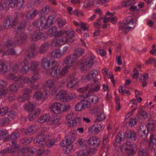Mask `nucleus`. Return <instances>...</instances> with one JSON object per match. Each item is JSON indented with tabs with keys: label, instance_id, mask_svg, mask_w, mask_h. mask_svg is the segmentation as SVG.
<instances>
[{
	"label": "nucleus",
	"instance_id": "nucleus-54",
	"mask_svg": "<svg viewBox=\"0 0 156 156\" xmlns=\"http://www.w3.org/2000/svg\"><path fill=\"white\" fill-rule=\"evenodd\" d=\"M77 156H87L89 153V152L87 151H81L76 152Z\"/></svg>",
	"mask_w": 156,
	"mask_h": 156
},
{
	"label": "nucleus",
	"instance_id": "nucleus-23",
	"mask_svg": "<svg viewBox=\"0 0 156 156\" xmlns=\"http://www.w3.org/2000/svg\"><path fill=\"white\" fill-rule=\"evenodd\" d=\"M37 12V10L35 9H32L26 15V17L28 20L31 19L34 17Z\"/></svg>",
	"mask_w": 156,
	"mask_h": 156
},
{
	"label": "nucleus",
	"instance_id": "nucleus-9",
	"mask_svg": "<svg viewBox=\"0 0 156 156\" xmlns=\"http://www.w3.org/2000/svg\"><path fill=\"white\" fill-rule=\"evenodd\" d=\"M129 18H131L130 17H129L126 19V22L124 23H121L119 25V30H122L123 33L126 34L131 28H133L135 26L132 25L131 24H127L126 23L129 22Z\"/></svg>",
	"mask_w": 156,
	"mask_h": 156
},
{
	"label": "nucleus",
	"instance_id": "nucleus-2",
	"mask_svg": "<svg viewBox=\"0 0 156 156\" xmlns=\"http://www.w3.org/2000/svg\"><path fill=\"white\" fill-rule=\"evenodd\" d=\"M54 16H50L45 20V16H42L38 20L34 22L32 24L34 27H37V30L46 29L54 24Z\"/></svg>",
	"mask_w": 156,
	"mask_h": 156
},
{
	"label": "nucleus",
	"instance_id": "nucleus-62",
	"mask_svg": "<svg viewBox=\"0 0 156 156\" xmlns=\"http://www.w3.org/2000/svg\"><path fill=\"white\" fill-rule=\"evenodd\" d=\"M83 109V107L80 102L78 103L75 106V110L76 111H81Z\"/></svg>",
	"mask_w": 156,
	"mask_h": 156
},
{
	"label": "nucleus",
	"instance_id": "nucleus-30",
	"mask_svg": "<svg viewBox=\"0 0 156 156\" xmlns=\"http://www.w3.org/2000/svg\"><path fill=\"white\" fill-rule=\"evenodd\" d=\"M53 86V83L52 81L51 80H48L46 82L44 88L47 90V91H50L51 89Z\"/></svg>",
	"mask_w": 156,
	"mask_h": 156
},
{
	"label": "nucleus",
	"instance_id": "nucleus-63",
	"mask_svg": "<svg viewBox=\"0 0 156 156\" xmlns=\"http://www.w3.org/2000/svg\"><path fill=\"white\" fill-rule=\"evenodd\" d=\"M16 54L15 51L14 49L13 48V47L8 48L7 51L6 52V54L9 55H13Z\"/></svg>",
	"mask_w": 156,
	"mask_h": 156
},
{
	"label": "nucleus",
	"instance_id": "nucleus-3",
	"mask_svg": "<svg viewBox=\"0 0 156 156\" xmlns=\"http://www.w3.org/2000/svg\"><path fill=\"white\" fill-rule=\"evenodd\" d=\"M29 62L27 59L24 60L21 63V65L22 67L21 69V72L23 74H25L27 73L29 69H30L33 72V75L36 76H40L37 69V67L39 64L36 62H32L30 63V67L28 66Z\"/></svg>",
	"mask_w": 156,
	"mask_h": 156
},
{
	"label": "nucleus",
	"instance_id": "nucleus-18",
	"mask_svg": "<svg viewBox=\"0 0 156 156\" xmlns=\"http://www.w3.org/2000/svg\"><path fill=\"white\" fill-rule=\"evenodd\" d=\"M100 86L99 84H92L91 85L90 90L88 91L87 94H83V96L84 98H87L91 93L94 92L98 91L100 89Z\"/></svg>",
	"mask_w": 156,
	"mask_h": 156
},
{
	"label": "nucleus",
	"instance_id": "nucleus-43",
	"mask_svg": "<svg viewBox=\"0 0 156 156\" xmlns=\"http://www.w3.org/2000/svg\"><path fill=\"white\" fill-rule=\"evenodd\" d=\"M61 108H62L61 113L62 112H66L69 110L70 108V105L69 104L62 105L61 104Z\"/></svg>",
	"mask_w": 156,
	"mask_h": 156
},
{
	"label": "nucleus",
	"instance_id": "nucleus-14",
	"mask_svg": "<svg viewBox=\"0 0 156 156\" xmlns=\"http://www.w3.org/2000/svg\"><path fill=\"white\" fill-rule=\"evenodd\" d=\"M12 17L9 16L5 19L3 23V28L7 29L13 27L15 25L12 21Z\"/></svg>",
	"mask_w": 156,
	"mask_h": 156
},
{
	"label": "nucleus",
	"instance_id": "nucleus-24",
	"mask_svg": "<svg viewBox=\"0 0 156 156\" xmlns=\"http://www.w3.org/2000/svg\"><path fill=\"white\" fill-rule=\"evenodd\" d=\"M40 78V76H36L33 75L31 78L29 77L25 78L23 80L24 83H34L35 81Z\"/></svg>",
	"mask_w": 156,
	"mask_h": 156
},
{
	"label": "nucleus",
	"instance_id": "nucleus-48",
	"mask_svg": "<svg viewBox=\"0 0 156 156\" xmlns=\"http://www.w3.org/2000/svg\"><path fill=\"white\" fill-rule=\"evenodd\" d=\"M138 153L139 156H148V154L146 150L142 148L140 149Z\"/></svg>",
	"mask_w": 156,
	"mask_h": 156
},
{
	"label": "nucleus",
	"instance_id": "nucleus-34",
	"mask_svg": "<svg viewBox=\"0 0 156 156\" xmlns=\"http://www.w3.org/2000/svg\"><path fill=\"white\" fill-rule=\"evenodd\" d=\"M72 60H73V59H72V55L67 57L64 60L63 64H66V66H67L68 64H71L72 65V64L75 62H71V61Z\"/></svg>",
	"mask_w": 156,
	"mask_h": 156
},
{
	"label": "nucleus",
	"instance_id": "nucleus-12",
	"mask_svg": "<svg viewBox=\"0 0 156 156\" xmlns=\"http://www.w3.org/2000/svg\"><path fill=\"white\" fill-rule=\"evenodd\" d=\"M87 144L90 146H93L94 147L98 146L100 143L99 139L95 137H92L90 138L87 141Z\"/></svg>",
	"mask_w": 156,
	"mask_h": 156
},
{
	"label": "nucleus",
	"instance_id": "nucleus-52",
	"mask_svg": "<svg viewBox=\"0 0 156 156\" xmlns=\"http://www.w3.org/2000/svg\"><path fill=\"white\" fill-rule=\"evenodd\" d=\"M46 38V34L41 32H38V40L40 39L43 41H44Z\"/></svg>",
	"mask_w": 156,
	"mask_h": 156
},
{
	"label": "nucleus",
	"instance_id": "nucleus-7",
	"mask_svg": "<svg viewBox=\"0 0 156 156\" xmlns=\"http://www.w3.org/2000/svg\"><path fill=\"white\" fill-rule=\"evenodd\" d=\"M135 145L130 141H127L123 144V146L125 147L124 150L126 153L129 155L131 156L134 154L135 153L134 148Z\"/></svg>",
	"mask_w": 156,
	"mask_h": 156
},
{
	"label": "nucleus",
	"instance_id": "nucleus-13",
	"mask_svg": "<svg viewBox=\"0 0 156 156\" xmlns=\"http://www.w3.org/2000/svg\"><path fill=\"white\" fill-rule=\"evenodd\" d=\"M15 43L19 45H21L27 39V35L24 32L21 33L20 36L15 37Z\"/></svg>",
	"mask_w": 156,
	"mask_h": 156
},
{
	"label": "nucleus",
	"instance_id": "nucleus-60",
	"mask_svg": "<svg viewBox=\"0 0 156 156\" xmlns=\"http://www.w3.org/2000/svg\"><path fill=\"white\" fill-rule=\"evenodd\" d=\"M89 99L90 100L91 102L94 104L96 103L98 101V97L95 95L91 96V97L89 98Z\"/></svg>",
	"mask_w": 156,
	"mask_h": 156
},
{
	"label": "nucleus",
	"instance_id": "nucleus-38",
	"mask_svg": "<svg viewBox=\"0 0 156 156\" xmlns=\"http://www.w3.org/2000/svg\"><path fill=\"white\" fill-rule=\"evenodd\" d=\"M65 43H67V40L65 37H60L57 39L56 43L59 45H61Z\"/></svg>",
	"mask_w": 156,
	"mask_h": 156
},
{
	"label": "nucleus",
	"instance_id": "nucleus-19",
	"mask_svg": "<svg viewBox=\"0 0 156 156\" xmlns=\"http://www.w3.org/2000/svg\"><path fill=\"white\" fill-rule=\"evenodd\" d=\"M61 104L59 103H55L51 105V112L54 114H59L61 113Z\"/></svg>",
	"mask_w": 156,
	"mask_h": 156
},
{
	"label": "nucleus",
	"instance_id": "nucleus-42",
	"mask_svg": "<svg viewBox=\"0 0 156 156\" xmlns=\"http://www.w3.org/2000/svg\"><path fill=\"white\" fill-rule=\"evenodd\" d=\"M30 38L33 41H36L38 40V32L35 31L31 35Z\"/></svg>",
	"mask_w": 156,
	"mask_h": 156
},
{
	"label": "nucleus",
	"instance_id": "nucleus-56",
	"mask_svg": "<svg viewBox=\"0 0 156 156\" xmlns=\"http://www.w3.org/2000/svg\"><path fill=\"white\" fill-rule=\"evenodd\" d=\"M8 110V107H7L3 108L0 109V115L3 116L7 113Z\"/></svg>",
	"mask_w": 156,
	"mask_h": 156
},
{
	"label": "nucleus",
	"instance_id": "nucleus-35",
	"mask_svg": "<svg viewBox=\"0 0 156 156\" xmlns=\"http://www.w3.org/2000/svg\"><path fill=\"white\" fill-rule=\"evenodd\" d=\"M62 55L58 49L52 52L51 53V56L52 57L56 58L60 57Z\"/></svg>",
	"mask_w": 156,
	"mask_h": 156
},
{
	"label": "nucleus",
	"instance_id": "nucleus-55",
	"mask_svg": "<svg viewBox=\"0 0 156 156\" xmlns=\"http://www.w3.org/2000/svg\"><path fill=\"white\" fill-rule=\"evenodd\" d=\"M133 0H127L126 2L123 1L122 3V6H129L133 4L132 2Z\"/></svg>",
	"mask_w": 156,
	"mask_h": 156
},
{
	"label": "nucleus",
	"instance_id": "nucleus-31",
	"mask_svg": "<svg viewBox=\"0 0 156 156\" xmlns=\"http://www.w3.org/2000/svg\"><path fill=\"white\" fill-rule=\"evenodd\" d=\"M3 45L5 47L9 48L13 47L14 46V41L11 40H9L4 42Z\"/></svg>",
	"mask_w": 156,
	"mask_h": 156
},
{
	"label": "nucleus",
	"instance_id": "nucleus-5",
	"mask_svg": "<svg viewBox=\"0 0 156 156\" xmlns=\"http://www.w3.org/2000/svg\"><path fill=\"white\" fill-rule=\"evenodd\" d=\"M75 140V135L72 133L71 136H69L67 137L66 141L63 140L60 143V145L62 147H65L66 149L65 153L68 154L72 149L73 146L72 144L74 142Z\"/></svg>",
	"mask_w": 156,
	"mask_h": 156
},
{
	"label": "nucleus",
	"instance_id": "nucleus-39",
	"mask_svg": "<svg viewBox=\"0 0 156 156\" xmlns=\"http://www.w3.org/2000/svg\"><path fill=\"white\" fill-rule=\"evenodd\" d=\"M33 139L32 137H28L25 138H23L21 140V142L22 144H27L30 143Z\"/></svg>",
	"mask_w": 156,
	"mask_h": 156
},
{
	"label": "nucleus",
	"instance_id": "nucleus-15",
	"mask_svg": "<svg viewBox=\"0 0 156 156\" xmlns=\"http://www.w3.org/2000/svg\"><path fill=\"white\" fill-rule=\"evenodd\" d=\"M37 47L35 45L33 44L29 47L28 51L29 52L27 56L29 58H33L37 54Z\"/></svg>",
	"mask_w": 156,
	"mask_h": 156
},
{
	"label": "nucleus",
	"instance_id": "nucleus-47",
	"mask_svg": "<svg viewBox=\"0 0 156 156\" xmlns=\"http://www.w3.org/2000/svg\"><path fill=\"white\" fill-rule=\"evenodd\" d=\"M18 13L16 12H15L13 18L12 19V21L13 23V24H14L15 26L18 22Z\"/></svg>",
	"mask_w": 156,
	"mask_h": 156
},
{
	"label": "nucleus",
	"instance_id": "nucleus-64",
	"mask_svg": "<svg viewBox=\"0 0 156 156\" xmlns=\"http://www.w3.org/2000/svg\"><path fill=\"white\" fill-rule=\"evenodd\" d=\"M87 141H85L83 139H81L78 140L77 143H78L80 146L82 147L85 146L86 144L87 143Z\"/></svg>",
	"mask_w": 156,
	"mask_h": 156
},
{
	"label": "nucleus",
	"instance_id": "nucleus-45",
	"mask_svg": "<svg viewBox=\"0 0 156 156\" xmlns=\"http://www.w3.org/2000/svg\"><path fill=\"white\" fill-rule=\"evenodd\" d=\"M25 109L27 111L31 112L34 109V105L31 103H29L26 105Z\"/></svg>",
	"mask_w": 156,
	"mask_h": 156
},
{
	"label": "nucleus",
	"instance_id": "nucleus-6",
	"mask_svg": "<svg viewBox=\"0 0 156 156\" xmlns=\"http://www.w3.org/2000/svg\"><path fill=\"white\" fill-rule=\"evenodd\" d=\"M49 135H45L44 131L43 130L39 132L37 135V136L34 139V142L35 143L39 144L40 145L43 147L44 145H46L47 141H49L48 138Z\"/></svg>",
	"mask_w": 156,
	"mask_h": 156
},
{
	"label": "nucleus",
	"instance_id": "nucleus-57",
	"mask_svg": "<svg viewBox=\"0 0 156 156\" xmlns=\"http://www.w3.org/2000/svg\"><path fill=\"white\" fill-rule=\"evenodd\" d=\"M57 22L59 28H61L66 23V21H63L61 19L59 18L57 19Z\"/></svg>",
	"mask_w": 156,
	"mask_h": 156
},
{
	"label": "nucleus",
	"instance_id": "nucleus-26",
	"mask_svg": "<svg viewBox=\"0 0 156 156\" xmlns=\"http://www.w3.org/2000/svg\"><path fill=\"white\" fill-rule=\"evenodd\" d=\"M144 128V126H142L139 127V135L143 139H145L147 136V134L149 131H146L145 130H142V129Z\"/></svg>",
	"mask_w": 156,
	"mask_h": 156
},
{
	"label": "nucleus",
	"instance_id": "nucleus-17",
	"mask_svg": "<svg viewBox=\"0 0 156 156\" xmlns=\"http://www.w3.org/2000/svg\"><path fill=\"white\" fill-rule=\"evenodd\" d=\"M74 32L72 29L66 31L65 38L66 39L67 43H71L74 41L72 38L74 36Z\"/></svg>",
	"mask_w": 156,
	"mask_h": 156
},
{
	"label": "nucleus",
	"instance_id": "nucleus-44",
	"mask_svg": "<svg viewBox=\"0 0 156 156\" xmlns=\"http://www.w3.org/2000/svg\"><path fill=\"white\" fill-rule=\"evenodd\" d=\"M10 119L9 117H5L2 119L0 120V123L1 126L8 124L9 122Z\"/></svg>",
	"mask_w": 156,
	"mask_h": 156
},
{
	"label": "nucleus",
	"instance_id": "nucleus-28",
	"mask_svg": "<svg viewBox=\"0 0 156 156\" xmlns=\"http://www.w3.org/2000/svg\"><path fill=\"white\" fill-rule=\"evenodd\" d=\"M7 68L5 63L2 61H0V73L2 74L7 72Z\"/></svg>",
	"mask_w": 156,
	"mask_h": 156
},
{
	"label": "nucleus",
	"instance_id": "nucleus-29",
	"mask_svg": "<svg viewBox=\"0 0 156 156\" xmlns=\"http://www.w3.org/2000/svg\"><path fill=\"white\" fill-rule=\"evenodd\" d=\"M50 119V116L48 114L43 115L39 119L38 121L41 123H44L45 122H48Z\"/></svg>",
	"mask_w": 156,
	"mask_h": 156
},
{
	"label": "nucleus",
	"instance_id": "nucleus-61",
	"mask_svg": "<svg viewBox=\"0 0 156 156\" xmlns=\"http://www.w3.org/2000/svg\"><path fill=\"white\" fill-rule=\"evenodd\" d=\"M137 122V121L135 118H131L129 119V126H131V127H133L136 124Z\"/></svg>",
	"mask_w": 156,
	"mask_h": 156
},
{
	"label": "nucleus",
	"instance_id": "nucleus-58",
	"mask_svg": "<svg viewBox=\"0 0 156 156\" xmlns=\"http://www.w3.org/2000/svg\"><path fill=\"white\" fill-rule=\"evenodd\" d=\"M49 92V91H47L46 90V91H44L41 93V99H46L48 96V95L50 93Z\"/></svg>",
	"mask_w": 156,
	"mask_h": 156
},
{
	"label": "nucleus",
	"instance_id": "nucleus-59",
	"mask_svg": "<svg viewBox=\"0 0 156 156\" xmlns=\"http://www.w3.org/2000/svg\"><path fill=\"white\" fill-rule=\"evenodd\" d=\"M122 136V135L121 133L120 132L119 133L116 138L115 141L116 143L120 144L122 141V138L121 137Z\"/></svg>",
	"mask_w": 156,
	"mask_h": 156
},
{
	"label": "nucleus",
	"instance_id": "nucleus-36",
	"mask_svg": "<svg viewBox=\"0 0 156 156\" xmlns=\"http://www.w3.org/2000/svg\"><path fill=\"white\" fill-rule=\"evenodd\" d=\"M48 49V46L46 43L43 44L40 47L39 52L41 54L44 53Z\"/></svg>",
	"mask_w": 156,
	"mask_h": 156
},
{
	"label": "nucleus",
	"instance_id": "nucleus-40",
	"mask_svg": "<svg viewBox=\"0 0 156 156\" xmlns=\"http://www.w3.org/2000/svg\"><path fill=\"white\" fill-rule=\"evenodd\" d=\"M80 102L83 109L89 107L90 106V103L87 100H81Z\"/></svg>",
	"mask_w": 156,
	"mask_h": 156
},
{
	"label": "nucleus",
	"instance_id": "nucleus-32",
	"mask_svg": "<svg viewBox=\"0 0 156 156\" xmlns=\"http://www.w3.org/2000/svg\"><path fill=\"white\" fill-rule=\"evenodd\" d=\"M80 121V118L79 117H77L74 119H72L71 122H67V125L69 126H73L74 127L75 126L77 123V122H79Z\"/></svg>",
	"mask_w": 156,
	"mask_h": 156
},
{
	"label": "nucleus",
	"instance_id": "nucleus-27",
	"mask_svg": "<svg viewBox=\"0 0 156 156\" xmlns=\"http://www.w3.org/2000/svg\"><path fill=\"white\" fill-rule=\"evenodd\" d=\"M137 116L140 119H145L147 117V114L146 112L143 111L141 108L137 113Z\"/></svg>",
	"mask_w": 156,
	"mask_h": 156
},
{
	"label": "nucleus",
	"instance_id": "nucleus-49",
	"mask_svg": "<svg viewBox=\"0 0 156 156\" xmlns=\"http://www.w3.org/2000/svg\"><path fill=\"white\" fill-rule=\"evenodd\" d=\"M148 126L147 127V129L148 131L151 130L153 131L154 129L155 125L154 123L148 122L147 123Z\"/></svg>",
	"mask_w": 156,
	"mask_h": 156
},
{
	"label": "nucleus",
	"instance_id": "nucleus-20",
	"mask_svg": "<svg viewBox=\"0 0 156 156\" xmlns=\"http://www.w3.org/2000/svg\"><path fill=\"white\" fill-rule=\"evenodd\" d=\"M102 126L100 124H94L89 128V131L92 133L94 132L95 133H98L102 130Z\"/></svg>",
	"mask_w": 156,
	"mask_h": 156
},
{
	"label": "nucleus",
	"instance_id": "nucleus-16",
	"mask_svg": "<svg viewBox=\"0 0 156 156\" xmlns=\"http://www.w3.org/2000/svg\"><path fill=\"white\" fill-rule=\"evenodd\" d=\"M94 112H96L97 113V117L95 120L94 121L95 122H100L105 119V117L103 115V112L102 110L99 109L98 108H94Z\"/></svg>",
	"mask_w": 156,
	"mask_h": 156
},
{
	"label": "nucleus",
	"instance_id": "nucleus-21",
	"mask_svg": "<svg viewBox=\"0 0 156 156\" xmlns=\"http://www.w3.org/2000/svg\"><path fill=\"white\" fill-rule=\"evenodd\" d=\"M72 66L71 64H68L67 66H65L63 68L61 71V66H60V69H59V73H58L54 76H51L52 77H56L58 74H59L61 76H64L66 75L68 72V69Z\"/></svg>",
	"mask_w": 156,
	"mask_h": 156
},
{
	"label": "nucleus",
	"instance_id": "nucleus-11",
	"mask_svg": "<svg viewBox=\"0 0 156 156\" xmlns=\"http://www.w3.org/2000/svg\"><path fill=\"white\" fill-rule=\"evenodd\" d=\"M56 98L57 99H60L61 101L63 102H68L71 99L70 96L67 95L66 91H64L58 92L56 94Z\"/></svg>",
	"mask_w": 156,
	"mask_h": 156
},
{
	"label": "nucleus",
	"instance_id": "nucleus-46",
	"mask_svg": "<svg viewBox=\"0 0 156 156\" xmlns=\"http://www.w3.org/2000/svg\"><path fill=\"white\" fill-rule=\"evenodd\" d=\"M19 136V133L17 131H15L13 132L11 135V140L15 141L16 140L17 138Z\"/></svg>",
	"mask_w": 156,
	"mask_h": 156
},
{
	"label": "nucleus",
	"instance_id": "nucleus-51",
	"mask_svg": "<svg viewBox=\"0 0 156 156\" xmlns=\"http://www.w3.org/2000/svg\"><path fill=\"white\" fill-rule=\"evenodd\" d=\"M11 147V149H14L15 150H18L20 147L19 144L16 143L15 141H12V142Z\"/></svg>",
	"mask_w": 156,
	"mask_h": 156
},
{
	"label": "nucleus",
	"instance_id": "nucleus-53",
	"mask_svg": "<svg viewBox=\"0 0 156 156\" xmlns=\"http://www.w3.org/2000/svg\"><path fill=\"white\" fill-rule=\"evenodd\" d=\"M66 31L61 30L59 32H57L56 34H54L53 35H55V37H65V34Z\"/></svg>",
	"mask_w": 156,
	"mask_h": 156
},
{
	"label": "nucleus",
	"instance_id": "nucleus-8",
	"mask_svg": "<svg viewBox=\"0 0 156 156\" xmlns=\"http://www.w3.org/2000/svg\"><path fill=\"white\" fill-rule=\"evenodd\" d=\"M94 63V59L91 58H89L83 60L80 64V67L83 71L88 69L91 67Z\"/></svg>",
	"mask_w": 156,
	"mask_h": 156
},
{
	"label": "nucleus",
	"instance_id": "nucleus-37",
	"mask_svg": "<svg viewBox=\"0 0 156 156\" xmlns=\"http://www.w3.org/2000/svg\"><path fill=\"white\" fill-rule=\"evenodd\" d=\"M32 90L29 88H25L23 90V95L25 96H28V99L30 97L29 94L31 93Z\"/></svg>",
	"mask_w": 156,
	"mask_h": 156
},
{
	"label": "nucleus",
	"instance_id": "nucleus-1",
	"mask_svg": "<svg viewBox=\"0 0 156 156\" xmlns=\"http://www.w3.org/2000/svg\"><path fill=\"white\" fill-rule=\"evenodd\" d=\"M41 66L43 69L48 71L51 76H54L59 73L60 66L57 65L56 61L49 58H44L42 60Z\"/></svg>",
	"mask_w": 156,
	"mask_h": 156
},
{
	"label": "nucleus",
	"instance_id": "nucleus-22",
	"mask_svg": "<svg viewBox=\"0 0 156 156\" xmlns=\"http://www.w3.org/2000/svg\"><path fill=\"white\" fill-rule=\"evenodd\" d=\"M27 22L26 20H23L22 22L19 23L18 26L15 28V30L16 31L15 33L16 34H17V32L25 29L27 26Z\"/></svg>",
	"mask_w": 156,
	"mask_h": 156
},
{
	"label": "nucleus",
	"instance_id": "nucleus-4",
	"mask_svg": "<svg viewBox=\"0 0 156 156\" xmlns=\"http://www.w3.org/2000/svg\"><path fill=\"white\" fill-rule=\"evenodd\" d=\"M24 2V0H2L0 9H3L9 6L12 8H14L16 6L19 7H22Z\"/></svg>",
	"mask_w": 156,
	"mask_h": 156
},
{
	"label": "nucleus",
	"instance_id": "nucleus-10",
	"mask_svg": "<svg viewBox=\"0 0 156 156\" xmlns=\"http://www.w3.org/2000/svg\"><path fill=\"white\" fill-rule=\"evenodd\" d=\"M84 52V49L82 48L75 49L74 51L73 55H72L73 60L71 61V62H76L78 60V58L82 56Z\"/></svg>",
	"mask_w": 156,
	"mask_h": 156
},
{
	"label": "nucleus",
	"instance_id": "nucleus-25",
	"mask_svg": "<svg viewBox=\"0 0 156 156\" xmlns=\"http://www.w3.org/2000/svg\"><path fill=\"white\" fill-rule=\"evenodd\" d=\"M41 111L39 108H37L35 112H32L29 115L28 119L30 121H33L36 116H38Z\"/></svg>",
	"mask_w": 156,
	"mask_h": 156
},
{
	"label": "nucleus",
	"instance_id": "nucleus-41",
	"mask_svg": "<svg viewBox=\"0 0 156 156\" xmlns=\"http://www.w3.org/2000/svg\"><path fill=\"white\" fill-rule=\"evenodd\" d=\"M18 89L17 84L14 83L11 85L9 87V90L11 92H15Z\"/></svg>",
	"mask_w": 156,
	"mask_h": 156
},
{
	"label": "nucleus",
	"instance_id": "nucleus-50",
	"mask_svg": "<svg viewBox=\"0 0 156 156\" xmlns=\"http://www.w3.org/2000/svg\"><path fill=\"white\" fill-rule=\"evenodd\" d=\"M130 135L129 136V140L133 141L135 140L136 139V133L133 131L131 130Z\"/></svg>",
	"mask_w": 156,
	"mask_h": 156
},
{
	"label": "nucleus",
	"instance_id": "nucleus-33",
	"mask_svg": "<svg viewBox=\"0 0 156 156\" xmlns=\"http://www.w3.org/2000/svg\"><path fill=\"white\" fill-rule=\"evenodd\" d=\"M78 81L75 79H72L70 82L67 84V87L71 88L75 86L76 84Z\"/></svg>",
	"mask_w": 156,
	"mask_h": 156
}]
</instances>
